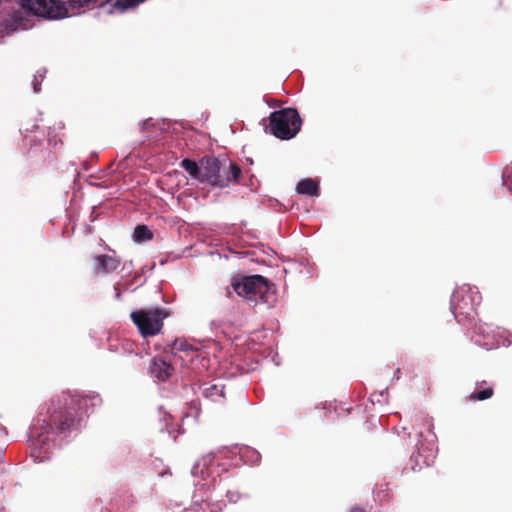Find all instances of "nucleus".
Here are the masks:
<instances>
[{
  "mask_svg": "<svg viewBox=\"0 0 512 512\" xmlns=\"http://www.w3.org/2000/svg\"><path fill=\"white\" fill-rule=\"evenodd\" d=\"M350 512H365L361 507H353Z\"/></svg>",
  "mask_w": 512,
  "mask_h": 512,
  "instance_id": "a211bd4d",
  "label": "nucleus"
},
{
  "mask_svg": "<svg viewBox=\"0 0 512 512\" xmlns=\"http://www.w3.org/2000/svg\"><path fill=\"white\" fill-rule=\"evenodd\" d=\"M460 297H461V293L456 292L452 297V305L454 307L455 312L459 311L462 313L464 311V309L467 307L468 303L464 301V297H462L463 303H460V301H459Z\"/></svg>",
  "mask_w": 512,
  "mask_h": 512,
  "instance_id": "2eb2a0df",
  "label": "nucleus"
},
{
  "mask_svg": "<svg viewBox=\"0 0 512 512\" xmlns=\"http://www.w3.org/2000/svg\"><path fill=\"white\" fill-rule=\"evenodd\" d=\"M133 237L135 241L143 242L151 240L153 238V233L146 225H137L134 229Z\"/></svg>",
  "mask_w": 512,
  "mask_h": 512,
  "instance_id": "f8f14e48",
  "label": "nucleus"
},
{
  "mask_svg": "<svg viewBox=\"0 0 512 512\" xmlns=\"http://www.w3.org/2000/svg\"><path fill=\"white\" fill-rule=\"evenodd\" d=\"M204 394L207 397L224 396L223 387L218 385H211L204 390Z\"/></svg>",
  "mask_w": 512,
  "mask_h": 512,
  "instance_id": "dca6fc26",
  "label": "nucleus"
},
{
  "mask_svg": "<svg viewBox=\"0 0 512 512\" xmlns=\"http://www.w3.org/2000/svg\"><path fill=\"white\" fill-rule=\"evenodd\" d=\"M99 0H20L28 13L47 19H61L81 8H89Z\"/></svg>",
  "mask_w": 512,
  "mask_h": 512,
  "instance_id": "f03ea898",
  "label": "nucleus"
},
{
  "mask_svg": "<svg viewBox=\"0 0 512 512\" xmlns=\"http://www.w3.org/2000/svg\"><path fill=\"white\" fill-rule=\"evenodd\" d=\"M242 171L238 164L230 162L228 167H223L222 178H227L228 186L231 183L239 184Z\"/></svg>",
  "mask_w": 512,
  "mask_h": 512,
  "instance_id": "9d476101",
  "label": "nucleus"
},
{
  "mask_svg": "<svg viewBox=\"0 0 512 512\" xmlns=\"http://www.w3.org/2000/svg\"><path fill=\"white\" fill-rule=\"evenodd\" d=\"M121 265V259L111 255H98L94 257V269L97 273L115 272Z\"/></svg>",
  "mask_w": 512,
  "mask_h": 512,
  "instance_id": "0eeeda50",
  "label": "nucleus"
},
{
  "mask_svg": "<svg viewBox=\"0 0 512 512\" xmlns=\"http://www.w3.org/2000/svg\"><path fill=\"white\" fill-rule=\"evenodd\" d=\"M168 316V310L160 307L138 309L132 311L130 314L132 322L135 324L143 338L158 335L163 328L164 319Z\"/></svg>",
  "mask_w": 512,
  "mask_h": 512,
  "instance_id": "39448f33",
  "label": "nucleus"
},
{
  "mask_svg": "<svg viewBox=\"0 0 512 512\" xmlns=\"http://www.w3.org/2000/svg\"><path fill=\"white\" fill-rule=\"evenodd\" d=\"M172 351L174 353L178 352V351H183V352H190V351H193V348L190 344H188L186 341L184 340H181V339H176L172 346Z\"/></svg>",
  "mask_w": 512,
  "mask_h": 512,
  "instance_id": "4468645a",
  "label": "nucleus"
},
{
  "mask_svg": "<svg viewBox=\"0 0 512 512\" xmlns=\"http://www.w3.org/2000/svg\"><path fill=\"white\" fill-rule=\"evenodd\" d=\"M34 91L35 92H39L40 91V84H38V83L34 84Z\"/></svg>",
  "mask_w": 512,
  "mask_h": 512,
  "instance_id": "6ab92c4d",
  "label": "nucleus"
},
{
  "mask_svg": "<svg viewBox=\"0 0 512 512\" xmlns=\"http://www.w3.org/2000/svg\"><path fill=\"white\" fill-rule=\"evenodd\" d=\"M180 166L194 179H197L198 181H200V170H201V165L200 163L198 164L197 162H195L194 160H191V159H183L181 161V164Z\"/></svg>",
  "mask_w": 512,
  "mask_h": 512,
  "instance_id": "9b49d317",
  "label": "nucleus"
},
{
  "mask_svg": "<svg viewBox=\"0 0 512 512\" xmlns=\"http://www.w3.org/2000/svg\"><path fill=\"white\" fill-rule=\"evenodd\" d=\"M232 286L237 295L247 300L260 299L269 303L274 297V285L262 275L244 276L240 281L233 282Z\"/></svg>",
  "mask_w": 512,
  "mask_h": 512,
  "instance_id": "20e7f679",
  "label": "nucleus"
},
{
  "mask_svg": "<svg viewBox=\"0 0 512 512\" xmlns=\"http://www.w3.org/2000/svg\"><path fill=\"white\" fill-rule=\"evenodd\" d=\"M174 372L173 366L161 357H156L150 365V373L160 381L167 380Z\"/></svg>",
  "mask_w": 512,
  "mask_h": 512,
  "instance_id": "6e6552de",
  "label": "nucleus"
},
{
  "mask_svg": "<svg viewBox=\"0 0 512 512\" xmlns=\"http://www.w3.org/2000/svg\"><path fill=\"white\" fill-rule=\"evenodd\" d=\"M101 403L98 395H73L63 392L51 398L47 408V419L41 427L34 426L31 433L41 443L49 439L51 432L66 433L75 429L84 414H88Z\"/></svg>",
  "mask_w": 512,
  "mask_h": 512,
  "instance_id": "f257e3e1",
  "label": "nucleus"
},
{
  "mask_svg": "<svg viewBox=\"0 0 512 512\" xmlns=\"http://www.w3.org/2000/svg\"><path fill=\"white\" fill-rule=\"evenodd\" d=\"M494 394L492 387L485 388L483 390L474 391L469 395L471 401H484L491 398Z\"/></svg>",
  "mask_w": 512,
  "mask_h": 512,
  "instance_id": "ddd939ff",
  "label": "nucleus"
},
{
  "mask_svg": "<svg viewBox=\"0 0 512 512\" xmlns=\"http://www.w3.org/2000/svg\"><path fill=\"white\" fill-rule=\"evenodd\" d=\"M402 430H403V433H404V434H407V436L410 438L411 433H410V432H407V428H406V427H403V428H402Z\"/></svg>",
  "mask_w": 512,
  "mask_h": 512,
  "instance_id": "aec40b11",
  "label": "nucleus"
},
{
  "mask_svg": "<svg viewBox=\"0 0 512 512\" xmlns=\"http://www.w3.org/2000/svg\"><path fill=\"white\" fill-rule=\"evenodd\" d=\"M266 128L276 138L289 140L295 137L301 129L302 120L298 111L294 108H283L274 111L268 118Z\"/></svg>",
  "mask_w": 512,
  "mask_h": 512,
  "instance_id": "7ed1b4c3",
  "label": "nucleus"
},
{
  "mask_svg": "<svg viewBox=\"0 0 512 512\" xmlns=\"http://www.w3.org/2000/svg\"><path fill=\"white\" fill-rule=\"evenodd\" d=\"M200 182L208 183L212 186L225 188L228 187L227 178H222L223 168L221 162L213 156H204L200 160Z\"/></svg>",
  "mask_w": 512,
  "mask_h": 512,
  "instance_id": "423d86ee",
  "label": "nucleus"
},
{
  "mask_svg": "<svg viewBox=\"0 0 512 512\" xmlns=\"http://www.w3.org/2000/svg\"><path fill=\"white\" fill-rule=\"evenodd\" d=\"M296 191L302 195L317 197L319 195V185L317 181L306 178L298 182Z\"/></svg>",
  "mask_w": 512,
  "mask_h": 512,
  "instance_id": "1a4fd4ad",
  "label": "nucleus"
},
{
  "mask_svg": "<svg viewBox=\"0 0 512 512\" xmlns=\"http://www.w3.org/2000/svg\"><path fill=\"white\" fill-rule=\"evenodd\" d=\"M114 290H115V298H116L117 300H121V290H120V288H119V285H118V284H116V285L114 286Z\"/></svg>",
  "mask_w": 512,
  "mask_h": 512,
  "instance_id": "f3484780",
  "label": "nucleus"
}]
</instances>
